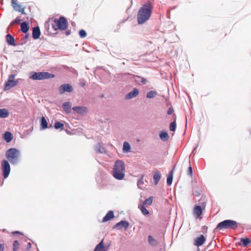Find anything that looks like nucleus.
Returning <instances> with one entry per match:
<instances>
[{
	"label": "nucleus",
	"instance_id": "nucleus-1",
	"mask_svg": "<svg viewBox=\"0 0 251 251\" xmlns=\"http://www.w3.org/2000/svg\"><path fill=\"white\" fill-rule=\"evenodd\" d=\"M152 11V6L150 2L143 4L138 10L137 19L138 24L141 25L148 21L151 16Z\"/></svg>",
	"mask_w": 251,
	"mask_h": 251
},
{
	"label": "nucleus",
	"instance_id": "nucleus-2",
	"mask_svg": "<svg viewBox=\"0 0 251 251\" xmlns=\"http://www.w3.org/2000/svg\"><path fill=\"white\" fill-rule=\"evenodd\" d=\"M21 155L20 151L15 148H11L5 152L7 160L14 166L17 165L20 162Z\"/></svg>",
	"mask_w": 251,
	"mask_h": 251
},
{
	"label": "nucleus",
	"instance_id": "nucleus-3",
	"mask_svg": "<svg viewBox=\"0 0 251 251\" xmlns=\"http://www.w3.org/2000/svg\"><path fill=\"white\" fill-rule=\"evenodd\" d=\"M239 224L233 220H225L220 222L214 229V232L217 230H224L226 229H235L238 226Z\"/></svg>",
	"mask_w": 251,
	"mask_h": 251
},
{
	"label": "nucleus",
	"instance_id": "nucleus-4",
	"mask_svg": "<svg viewBox=\"0 0 251 251\" xmlns=\"http://www.w3.org/2000/svg\"><path fill=\"white\" fill-rule=\"evenodd\" d=\"M68 26L67 19L64 16H60L59 19H53L52 18V23L51 27L53 31L64 30L67 29Z\"/></svg>",
	"mask_w": 251,
	"mask_h": 251
},
{
	"label": "nucleus",
	"instance_id": "nucleus-5",
	"mask_svg": "<svg viewBox=\"0 0 251 251\" xmlns=\"http://www.w3.org/2000/svg\"><path fill=\"white\" fill-rule=\"evenodd\" d=\"M55 77L53 74L47 72H31L29 74V78L33 80H42L50 78H52Z\"/></svg>",
	"mask_w": 251,
	"mask_h": 251
},
{
	"label": "nucleus",
	"instance_id": "nucleus-6",
	"mask_svg": "<svg viewBox=\"0 0 251 251\" xmlns=\"http://www.w3.org/2000/svg\"><path fill=\"white\" fill-rule=\"evenodd\" d=\"M15 75L13 74L10 75L7 80L5 82L4 86V90L7 91L11 88L17 86L19 83V80L18 79L14 80Z\"/></svg>",
	"mask_w": 251,
	"mask_h": 251
},
{
	"label": "nucleus",
	"instance_id": "nucleus-7",
	"mask_svg": "<svg viewBox=\"0 0 251 251\" xmlns=\"http://www.w3.org/2000/svg\"><path fill=\"white\" fill-rule=\"evenodd\" d=\"M2 175L4 179L7 178L10 173V165L9 161L3 159L1 162Z\"/></svg>",
	"mask_w": 251,
	"mask_h": 251
},
{
	"label": "nucleus",
	"instance_id": "nucleus-8",
	"mask_svg": "<svg viewBox=\"0 0 251 251\" xmlns=\"http://www.w3.org/2000/svg\"><path fill=\"white\" fill-rule=\"evenodd\" d=\"M60 94H63L66 92L71 93L73 91V86L68 83H64L60 85L58 89Z\"/></svg>",
	"mask_w": 251,
	"mask_h": 251
},
{
	"label": "nucleus",
	"instance_id": "nucleus-9",
	"mask_svg": "<svg viewBox=\"0 0 251 251\" xmlns=\"http://www.w3.org/2000/svg\"><path fill=\"white\" fill-rule=\"evenodd\" d=\"M129 226V223L126 220H121L119 222L116 223L112 227V229L117 228L121 230L122 228H124L125 230L128 228Z\"/></svg>",
	"mask_w": 251,
	"mask_h": 251
},
{
	"label": "nucleus",
	"instance_id": "nucleus-10",
	"mask_svg": "<svg viewBox=\"0 0 251 251\" xmlns=\"http://www.w3.org/2000/svg\"><path fill=\"white\" fill-rule=\"evenodd\" d=\"M113 171H125V163L122 160H116L114 165Z\"/></svg>",
	"mask_w": 251,
	"mask_h": 251
},
{
	"label": "nucleus",
	"instance_id": "nucleus-11",
	"mask_svg": "<svg viewBox=\"0 0 251 251\" xmlns=\"http://www.w3.org/2000/svg\"><path fill=\"white\" fill-rule=\"evenodd\" d=\"M206 241V238L202 234L196 238L194 240V244L197 247L202 246Z\"/></svg>",
	"mask_w": 251,
	"mask_h": 251
},
{
	"label": "nucleus",
	"instance_id": "nucleus-12",
	"mask_svg": "<svg viewBox=\"0 0 251 251\" xmlns=\"http://www.w3.org/2000/svg\"><path fill=\"white\" fill-rule=\"evenodd\" d=\"M139 90L136 88H134L125 96V98L126 100H131L134 98H135L139 94Z\"/></svg>",
	"mask_w": 251,
	"mask_h": 251
},
{
	"label": "nucleus",
	"instance_id": "nucleus-13",
	"mask_svg": "<svg viewBox=\"0 0 251 251\" xmlns=\"http://www.w3.org/2000/svg\"><path fill=\"white\" fill-rule=\"evenodd\" d=\"M72 109L77 113L81 115H84L87 113V108L85 106H74Z\"/></svg>",
	"mask_w": 251,
	"mask_h": 251
},
{
	"label": "nucleus",
	"instance_id": "nucleus-14",
	"mask_svg": "<svg viewBox=\"0 0 251 251\" xmlns=\"http://www.w3.org/2000/svg\"><path fill=\"white\" fill-rule=\"evenodd\" d=\"M41 31L38 26L34 27L32 28V37L33 39L37 40L40 38Z\"/></svg>",
	"mask_w": 251,
	"mask_h": 251
},
{
	"label": "nucleus",
	"instance_id": "nucleus-15",
	"mask_svg": "<svg viewBox=\"0 0 251 251\" xmlns=\"http://www.w3.org/2000/svg\"><path fill=\"white\" fill-rule=\"evenodd\" d=\"M5 38L8 45L13 46H17L18 44L16 43L14 37L10 34H7L5 36Z\"/></svg>",
	"mask_w": 251,
	"mask_h": 251
},
{
	"label": "nucleus",
	"instance_id": "nucleus-16",
	"mask_svg": "<svg viewBox=\"0 0 251 251\" xmlns=\"http://www.w3.org/2000/svg\"><path fill=\"white\" fill-rule=\"evenodd\" d=\"M113 177L117 180H122L125 176V171H112Z\"/></svg>",
	"mask_w": 251,
	"mask_h": 251
},
{
	"label": "nucleus",
	"instance_id": "nucleus-17",
	"mask_svg": "<svg viewBox=\"0 0 251 251\" xmlns=\"http://www.w3.org/2000/svg\"><path fill=\"white\" fill-rule=\"evenodd\" d=\"M3 140L7 143H10L13 138V135L12 133L8 131L4 132L2 135Z\"/></svg>",
	"mask_w": 251,
	"mask_h": 251
},
{
	"label": "nucleus",
	"instance_id": "nucleus-18",
	"mask_svg": "<svg viewBox=\"0 0 251 251\" xmlns=\"http://www.w3.org/2000/svg\"><path fill=\"white\" fill-rule=\"evenodd\" d=\"M114 217V212L112 210H109L106 213V214L103 217L102 220V222L103 223L106 222L108 221L111 220Z\"/></svg>",
	"mask_w": 251,
	"mask_h": 251
},
{
	"label": "nucleus",
	"instance_id": "nucleus-19",
	"mask_svg": "<svg viewBox=\"0 0 251 251\" xmlns=\"http://www.w3.org/2000/svg\"><path fill=\"white\" fill-rule=\"evenodd\" d=\"M193 213L197 218L201 217L202 214V208L201 206L200 205L195 206L194 208Z\"/></svg>",
	"mask_w": 251,
	"mask_h": 251
},
{
	"label": "nucleus",
	"instance_id": "nucleus-20",
	"mask_svg": "<svg viewBox=\"0 0 251 251\" xmlns=\"http://www.w3.org/2000/svg\"><path fill=\"white\" fill-rule=\"evenodd\" d=\"M40 129L41 130H45L48 128V123L45 117L44 116H42L40 121Z\"/></svg>",
	"mask_w": 251,
	"mask_h": 251
},
{
	"label": "nucleus",
	"instance_id": "nucleus-21",
	"mask_svg": "<svg viewBox=\"0 0 251 251\" xmlns=\"http://www.w3.org/2000/svg\"><path fill=\"white\" fill-rule=\"evenodd\" d=\"M107 250L103 243V239H102L98 245H96L94 251H106Z\"/></svg>",
	"mask_w": 251,
	"mask_h": 251
},
{
	"label": "nucleus",
	"instance_id": "nucleus-22",
	"mask_svg": "<svg viewBox=\"0 0 251 251\" xmlns=\"http://www.w3.org/2000/svg\"><path fill=\"white\" fill-rule=\"evenodd\" d=\"M161 175L160 173L158 171H155L153 173V178L154 180V184L156 185L160 179Z\"/></svg>",
	"mask_w": 251,
	"mask_h": 251
},
{
	"label": "nucleus",
	"instance_id": "nucleus-23",
	"mask_svg": "<svg viewBox=\"0 0 251 251\" xmlns=\"http://www.w3.org/2000/svg\"><path fill=\"white\" fill-rule=\"evenodd\" d=\"M159 136L160 139L164 142L167 141L169 138L167 131L165 130L161 131L159 134Z\"/></svg>",
	"mask_w": 251,
	"mask_h": 251
},
{
	"label": "nucleus",
	"instance_id": "nucleus-24",
	"mask_svg": "<svg viewBox=\"0 0 251 251\" xmlns=\"http://www.w3.org/2000/svg\"><path fill=\"white\" fill-rule=\"evenodd\" d=\"M50 23L51 24L52 23V18H50L48 21H46L44 24V27L45 30L48 32V34H51V31L50 30Z\"/></svg>",
	"mask_w": 251,
	"mask_h": 251
},
{
	"label": "nucleus",
	"instance_id": "nucleus-25",
	"mask_svg": "<svg viewBox=\"0 0 251 251\" xmlns=\"http://www.w3.org/2000/svg\"><path fill=\"white\" fill-rule=\"evenodd\" d=\"M22 31L24 33H27L29 29V24L27 22H24L21 24Z\"/></svg>",
	"mask_w": 251,
	"mask_h": 251
},
{
	"label": "nucleus",
	"instance_id": "nucleus-26",
	"mask_svg": "<svg viewBox=\"0 0 251 251\" xmlns=\"http://www.w3.org/2000/svg\"><path fill=\"white\" fill-rule=\"evenodd\" d=\"M251 242V240L248 237L241 238L240 239V243L239 245H242L244 247H248Z\"/></svg>",
	"mask_w": 251,
	"mask_h": 251
},
{
	"label": "nucleus",
	"instance_id": "nucleus-27",
	"mask_svg": "<svg viewBox=\"0 0 251 251\" xmlns=\"http://www.w3.org/2000/svg\"><path fill=\"white\" fill-rule=\"evenodd\" d=\"M175 167L169 172L167 178V184L168 186L172 185L173 180L174 170Z\"/></svg>",
	"mask_w": 251,
	"mask_h": 251
},
{
	"label": "nucleus",
	"instance_id": "nucleus-28",
	"mask_svg": "<svg viewBox=\"0 0 251 251\" xmlns=\"http://www.w3.org/2000/svg\"><path fill=\"white\" fill-rule=\"evenodd\" d=\"M63 110L66 113H70L71 111V104L70 102H65L62 104Z\"/></svg>",
	"mask_w": 251,
	"mask_h": 251
},
{
	"label": "nucleus",
	"instance_id": "nucleus-29",
	"mask_svg": "<svg viewBox=\"0 0 251 251\" xmlns=\"http://www.w3.org/2000/svg\"><path fill=\"white\" fill-rule=\"evenodd\" d=\"M9 115V112L6 108L0 109V118H6Z\"/></svg>",
	"mask_w": 251,
	"mask_h": 251
},
{
	"label": "nucleus",
	"instance_id": "nucleus-30",
	"mask_svg": "<svg viewBox=\"0 0 251 251\" xmlns=\"http://www.w3.org/2000/svg\"><path fill=\"white\" fill-rule=\"evenodd\" d=\"M11 5L15 11H20L22 8V5L17 3V0H11Z\"/></svg>",
	"mask_w": 251,
	"mask_h": 251
},
{
	"label": "nucleus",
	"instance_id": "nucleus-31",
	"mask_svg": "<svg viewBox=\"0 0 251 251\" xmlns=\"http://www.w3.org/2000/svg\"><path fill=\"white\" fill-rule=\"evenodd\" d=\"M131 147L130 144L126 141L124 142L123 151L124 153H127L130 151Z\"/></svg>",
	"mask_w": 251,
	"mask_h": 251
},
{
	"label": "nucleus",
	"instance_id": "nucleus-32",
	"mask_svg": "<svg viewBox=\"0 0 251 251\" xmlns=\"http://www.w3.org/2000/svg\"><path fill=\"white\" fill-rule=\"evenodd\" d=\"M64 125L63 123L59 121H55L54 124V127L56 129H60L63 130L64 129Z\"/></svg>",
	"mask_w": 251,
	"mask_h": 251
},
{
	"label": "nucleus",
	"instance_id": "nucleus-33",
	"mask_svg": "<svg viewBox=\"0 0 251 251\" xmlns=\"http://www.w3.org/2000/svg\"><path fill=\"white\" fill-rule=\"evenodd\" d=\"M148 240L149 243L152 246H155L158 244L157 241L151 235L148 236Z\"/></svg>",
	"mask_w": 251,
	"mask_h": 251
},
{
	"label": "nucleus",
	"instance_id": "nucleus-34",
	"mask_svg": "<svg viewBox=\"0 0 251 251\" xmlns=\"http://www.w3.org/2000/svg\"><path fill=\"white\" fill-rule=\"evenodd\" d=\"M157 94L156 91L151 90L147 93L146 97L148 99H152L154 98Z\"/></svg>",
	"mask_w": 251,
	"mask_h": 251
},
{
	"label": "nucleus",
	"instance_id": "nucleus-35",
	"mask_svg": "<svg viewBox=\"0 0 251 251\" xmlns=\"http://www.w3.org/2000/svg\"><path fill=\"white\" fill-rule=\"evenodd\" d=\"M95 150L97 152L102 153L105 152V149L101 147L100 144L98 143L96 146Z\"/></svg>",
	"mask_w": 251,
	"mask_h": 251
},
{
	"label": "nucleus",
	"instance_id": "nucleus-36",
	"mask_svg": "<svg viewBox=\"0 0 251 251\" xmlns=\"http://www.w3.org/2000/svg\"><path fill=\"white\" fill-rule=\"evenodd\" d=\"M25 34V35L21 39L19 45H23L27 42V39L28 38L29 34L28 33Z\"/></svg>",
	"mask_w": 251,
	"mask_h": 251
},
{
	"label": "nucleus",
	"instance_id": "nucleus-37",
	"mask_svg": "<svg viewBox=\"0 0 251 251\" xmlns=\"http://www.w3.org/2000/svg\"><path fill=\"white\" fill-rule=\"evenodd\" d=\"M176 128V121L172 122L170 125V130L171 131L174 132Z\"/></svg>",
	"mask_w": 251,
	"mask_h": 251
},
{
	"label": "nucleus",
	"instance_id": "nucleus-38",
	"mask_svg": "<svg viewBox=\"0 0 251 251\" xmlns=\"http://www.w3.org/2000/svg\"><path fill=\"white\" fill-rule=\"evenodd\" d=\"M140 210L142 214L144 215H149L150 214L149 211L147 209L144 204H142L141 206Z\"/></svg>",
	"mask_w": 251,
	"mask_h": 251
},
{
	"label": "nucleus",
	"instance_id": "nucleus-39",
	"mask_svg": "<svg viewBox=\"0 0 251 251\" xmlns=\"http://www.w3.org/2000/svg\"><path fill=\"white\" fill-rule=\"evenodd\" d=\"M80 38H84L87 36V32L84 29H80L78 32Z\"/></svg>",
	"mask_w": 251,
	"mask_h": 251
},
{
	"label": "nucleus",
	"instance_id": "nucleus-40",
	"mask_svg": "<svg viewBox=\"0 0 251 251\" xmlns=\"http://www.w3.org/2000/svg\"><path fill=\"white\" fill-rule=\"evenodd\" d=\"M152 202V197H150L148 199H147L143 202L144 205L147 204L148 205H150L151 204Z\"/></svg>",
	"mask_w": 251,
	"mask_h": 251
},
{
	"label": "nucleus",
	"instance_id": "nucleus-41",
	"mask_svg": "<svg viewBox=\"0 0 251 251\" xmlns=\"http://www.w3.org/2000/svg\"><path fill=\"white\" fill-rule=\"evenodd\" d=\"M187 175L189 176H192V175H193L192 167L191 165H190L188 167V171H187Z\"/></svg>",
	"mask_w": 251,
	"mask_h": 251
},
{
	"label": "nucleus",
	"instance_id": "nucleus-42",
	"mask_svg": "<svg viewBox=\"0 0 251 251\" xmlns=\"http://www.w3.org/2000/svg\"><path fill=\"white\" fill-rule=\"evenodd\" d=\"M143 183H144V181H143V176L137 181V186H138V188H141L140 186L143 185Z\"/></svg>",
	"mask_w": 251,
	"mask_h": 251
},
{
	"label": "nucleus",
	"instance_id": "nucleus-43",
	"mask_svg": "<svg viewBox=\"0 0 251 251\" xmlns=\"http://www.w3.org/2000/svg\"><path fill=\"white\" fill-rule=\"evenodd\" d=\"M19 245V241L18 240H15L13 243V249H18Z\"/></svg>",
	"mask_w": 251,
	"mask_h": 251
},
{
	"label": "nucleus",
	"instance_id": "nucleus-44",
	"mask_svg": "<svg viewBox=\"0 0 251 251\" xmlns=\"http://www.w3.org/2000/svg\"><path fill=\"white\" fill-rule=\"evenodd\" d=\"M64 68L65 69H66V70H69L70 71H71V72L73 73L74 74H76L77 73L75 69H74V68H73L72 67L71 68H69V67H68L67 66H65L64 67Z\"/></svg>",
	"mask_w": 251,
	"mask_h": 251
},
{
	"label": "nucleus",
	"instance_id": "nucleus-45",
	"mask_svg": "<svg viewBox=\"0 0 251 251\" xmlns=\"http://www.w3.org/2000/svg\"><path fill=\"white\" fill-rule=\"evenodd\" d=\"M21 21H22V20L21 19L19 18H16L15 20L12 21V22L11 23V25L15 24L18 22H20Z\"/></svg>",
	"mask_w": 251,
	"mask_h": 251
},
{
	"label": "nucleus",
	"instance_id": "nucleus-46",
	"mask_svg": "<svg viewBox=\"0 0 251 251\" xmlns=\"http://www.w3.org/2000/svg\"><path fill=\"white\" fill-rule=\"evenodd\" d=\"M139 78H141V83L142 84H146L147 81L146 80V78H145L144 77H142L141 76H137Z\"/></svg>",
	"mask_w": 251,
	"mask_h": 251
},
{
	"label": "nucleus",
	"instance_id": "nucleus-47",
	"mask_svg": "<svg viewBox=\"0 0 251 251\" xmlns=\"http://www.w3.org/2000/svg\"><path fill=\"white\" fill-rule=\"evenodd\" d=\"M174 112V108L172 106H171L167 111V114L168 115H171Z\"/></svg>",
	"mask_w": 251,
	"mask_h": 251
},
{
	"label": "nucleus",
	"instance_id": "nucleus-48",
	"mask_svg": "<svg viewBox=\"0 0 251 251\" xmlns=\"http://www.w3.org/2000/svg\"><path fill=\"white\" fill-rule=\"evenodd\" d=\"M4 249V245L3 244L0 243V251H3Z\"/></svg>",
	"mask_w": 251,
	"mask_h": 251
},
{
	"label": "nucleus",
	"instance_id": "nucleus-49",
	"mask_svg": "<svg viewBox=\"0 0 251 251\" xmlns=\"http://www.w3.org/2000/svg\"><path fill=\"white\" fill-rule=\"evenodd\" d=\"M18 11L22 13L23 14H25V7L22 8L21 9H20V11Z\"/></svg>",
	"mask_w": 251,
	"mask_h": 251
},
{
	"label": "nucleus",
	"instance_id": "nucleus-50",
	"mask_svg": "<svg viewBox=\"0 0 251 251\" xmlns=\"http://www.w3.org/2000/svg\"><path fill=\"white\" fill-rule=\"evenodd\" d=\"M195 195L197 197H198L200 195V193L199 191H195Z\"/></svg>",
	"mask_w": 251,
	"mask_h": 251
},
{
	"label": "nucleus",
	"instance_id": "nucleus-51",
	"mask_svg": "<svg viewBox=\"0 0 251 251\" xmlns=\"http://www.w3.org/2000/svg\"><path fill=\"white\" fill-rule=\"evenodd\" d=\"M13 234L14 235L16 234H22V233L21 232L18 231H14V232H13Z\"/></svg>",
	"mask_w": 251,
	"mask_h": 251
},
{
	"label": "nucleus",
	"instance_id": "nucleus-52",
	"mask_svg": "<svg viewBox=\"0 0 251 251\" xmlns=\"http://www.w3.org/2000/svg\"><path fill=\"white\" fill-rule=\"evenodd\" d=\"M31 247V244L29 242L27 243V249H30Z\"/></svg>",
	"mask_w": 251,
	"mask_h": 251
},
{
	"label": "nucleus",
	"instance_id": "nucleus-53",
	"mask_svg": "<svg viewBox=\"0 0 251 251\" xmlns=\"http://www.w3.org/2000/svg\"><path fill=\"white\" fill-rule=\"evenodd\" d=\"M71 33V30H68L66 31V35H69Z\"/></svg>",
	"mask_w": 251,
	"mask_h": 251
},
{
	"label": "nucleus",
	"instance_id": "nucleus-54",
	"mask_svg": "<svg viewBox=\"0 0 251 251\" xmlns=\"http://www.w3.org/2000/svg\"><path fill=\"white\" fill-rule=\"evenodd\" d=\"M54 127V126H53L52 125V124H50L49 125V126H48V128H53Z\"/></svg>",
	"mask_w": 251,
	"mask_h": 251
},
{
	"label": "nucleus",
	"instance_id": "nucleus-55",
	"mask_svg": "<svg viewBox=\"0 0 251 251\" xmlns=\"http://www.w3.org/2000/svg\"><path fill=\"white\" fill-rule=\"evenodd\" d=\"M197 147H196L193 149V151H192V152H193V153L195 152V151H196V149Z\"/></svg>",
	"mask_w": 251,
	"mask_h": 251
},
{
	"label": "nucleus",
	"instance_id": "nucleus-56",
	"mask_svg": "<svg viewBox=\"0 0 251 251\" xmlns=\"http://www.w3.org/2000/svg\"><path fill=\"white\" fill-rule=\"evenodd\" d=\"M13 251H17V249H13Z\"/></svg>",
	"mask_w": 251,
	"mask_h": 251
},
{
	"label": "nucleus",
	"instance_id": "nucleus-57",
	"mask_svg": "<svg viewBox=\"0 0 251 251\" xmlns=\"http://www.w3.org/2000/svg\"><path fill=\"white\" fill-rule=\"evenodd\" d=\"M75 24V22H72V25H74Z\"/></svg>",
	"mask_w": 251,
	"mask_h": 251
},
{
	"label": "nucleus",
	"instance_id": "nucleus-58",
	"mask_svg": "<svg viewBox=\"0 0 251 251\" xmlns=\"http://www.w3.org/2000/svg\"><path fill=\"white\" fill-rule=\"evenodd\" d=\"M176 6H174V7L172 8V9H175V8H176Z\"/></svg>",
	"mask_w": 251,
	"mask_h": 251
},
{
	"label": "nucleus",
	"instance_id": "nucleus-59",
	"mask_svg": "<svg viewBox=\"0 0 251 251\" xmlns=\"http://www.w3.org/2000/svg\"><path fill=\"white\" fill-rule=\"evenodd\" d=\"M159 251H162L161 249H160V250Z\"/></svg>",
	"mask_w": 251,
	"mask_h": 251
},
{
	"label": "nucleus",
	"instance_id": "nucleus-60",
	"mask_svg": "<svg viewBox=\"0 0 251 251\" xmlns=\"http://www.w3.org/2000/svg\"><path fill=\"white\" fill-rule=\"evenodd\" d=\"M38 251H39V250L38 249Z\"/></svg>",
	"mask_w": 251,
	"mask_h": 251
}]
</instances>
